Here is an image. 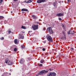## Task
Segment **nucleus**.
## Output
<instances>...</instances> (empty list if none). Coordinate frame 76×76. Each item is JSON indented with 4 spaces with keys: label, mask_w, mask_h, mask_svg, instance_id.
<instances>
[{
    "label": "nucleus",
    "mask_w": 76,
    "mask_h": 76,
    "mask_svg": "<svg viewBox=\"0 0 76 76\" xmlns=\"http://www.w3.org/2000/svg\"><path fill=\"white\" fill-rule=\"evenodd\" d=\"M47 39L49 42H53V39L51 36L49 35H47L46 36Z\"/></svg>",
    "instance_id": "f257e3e1"
},
{
    "label": "nucleus",
    "mask_w": 76,
    "mask_h": 76,
    "mask_svg": "<svg viewBox=\"0 0 76 76\" xmlns=\"http://www.w3.org/2000/svg\"><path fill=\"white\" fill-rule=\"evenodd\" d=\"M32 28L34 31L37 30V29H38V24L37 25H32Z\"/></svg>",
    "instance_id": "f03ea898"
},
{
    "label": "nucleus",
    "mask_w": 76,
    "mask_h": 76,
    "mask_svg": "<svg viewBox=\"0 0 76 76\" xmlns=\"http://www.w3.org/2000/svg\"><path fill=\"white\" fill-rule=\"evenodd\" d=\"M47 30L48 31H49L50 34H53V30H52V28H51V27H48L47 28Z\"/></svg>",
    "instance_id": "7ed1b4c3"
},
{
    "label": "nucleus",
    "mask_w": 76,
    "mask_h": 76,
    "mask_svg": "<svg viewBox=\"0 0 76 76\" xmlns=\"http://www.w3.org/2000/svg\"><path fill=\"white\" fill-rule=\"evenodd\" d=\"M48 70H43L42 71L40 72L39 73V75H43L44 73H48Z\"/></svg>",
    "instance_id": "20e7f679"
},
{
    "label": "nucleus",
    "mask_w": 76,
    "mask_h": 76,
    "mask_svg": "<svg viewBox=\"0 0 76 76\" xmlns=\"http://www.w3.org/2000/svg\"><path fill=\"white\" fill-rule=\"evenodd\" d=\"M74 31L72 29L68 31V35L69 34H74Z\"/></svg>",
    "instance_id": "39448f33"
},
{
    "label": "nucleus",
    "mask_w": 76,
    "mask_h": 76,
    "mask_svg": "<svg viewBox=\"0 0 76 76\" xmlns=\"http://www.w3.org/2000/svg\"><path fill=\"white\" fill-rule=\"evenodd\" d=\"M56 75V73L53 72V73H51L50 72V75H48V76H55Z\"/></svg>",
    "instance_id": "423d86ee"
},
{
    "label": "nucleus",
    "mask_w": 76,
    "mask_h": 76,
    "mask_svg": "<svg viewBox=\"0 0 76 76\" xmlns=\"http://www.w3.org/2000/svg\"><path fill=\"white\" fill-rule=\"evenodd\" d=\"M44 2H45V0H38L37 3H44Z\"/></svg>",
    "instance_id": "0eeeda50"
},
{
    "label": "nucleus",
    "mask_w": 76,
    "mask_h": 76,
    "mask_svg": "<svg viewBox=\"0 0 76 76\" xmlns=\"http://www.w3.org/2000/svg\"><path fill=\"white\" fill-rule=\"evenodd\" d=\"M20 64H23L25 63V59L23 58H21L20 60Z\"/></svg>",
    "instance_id": "6e6552de"
},
{
    "label": "nucleus",
    "mask_w": 76,
    "mask_h": 76,
    "mask_svg": "<svg viewBox=\"0 0 76 76\" xmlns=\"http://www.w3.org/2000/svg\"><path fill=\"white\" fill-rule=\"evenodd\" d=\"M63 14H61V13H59L57 14L56 15L57 16H58V17H61V16H63Z\"/></svg>",
    "instance_id": "1a4fd4ad"
},
{
    "label": "nucleus",
    "mask_w": 76,
    "mask_h": 76,
    "mask_svg": "<svg viewBox=\"0 0 76 76\" xmlns=\"http://www.w3.org/2000/svg\"><path fill=\"white\" fill-rule=\"evenodd\" d=\"M8 65H10V66H11L12 64H13V62H12L11 61H10L8 62Z\"/></svg>",
    "instance_id": "9d476101"
},
{
    "label": "nucleus",
    "mask_w": 76,
    "mask_h": 76,
    "mask_svg": "<svg viewBox=\"0 0 76 76\" xmlns=\"http://www.w3.org/2000/svg\"><path fill=\"white\" fill-rule=\"evenodd\" d=\"M33 1V0H28L27 2H26V3H32Z\"/></svg>",
    "instance_id": "9b49d317"
},
{
    "label": "nucleus",
    "mask_w": 76,
    "mask_h": 76,
    "mask_svg": "<svg viewBox=\"0 0 76 76\" xmlns=\"http://www.w3.org/2000/svg\"><path fill=\"white\" fill-rule=\"evenodd\" d=\"M21 12H22L23 11H25L26 12H28V10L27 9L23 8L21 9Z\"/></svg>",
    "instance_id": "f8f14e48"
},
{
    "label": "nucleus",
    "mask_w": 76,
    "mask_h": 76,
    "mask_svg": "<svg viewBox=\"0 0 76 76\" xmlns=\"http://www.w3.org/2000/svg\"><path fill=\"white\" fill-rule=\"evenodd\" d=\"M31 58H27L26 59V61H31Z\"/></svg>",
    "instance_id": "ddd939ff"
},
{
    "label": "nucleus",
    "mask_w": 76,
    "mask_h": 76,
    "mask_svg": "<svg viewBox=\"0 0 76 76\" xmlns=\"http://www.w3.org/2000/svg\"><path fill=\"white\" fill-rule=\"evenodd\" d=\"M61 39H65V40L66 39V36L64 35V37H61Z\"/></svg>",
    "instance_id": "4468645a"
},
{
    "label": "nucleus",
    "mask_w": 76,
    "mask_h": 76,
    "mask_svg": "<svg viewBox=\"0 0 76 76\" xmlns=\"http://www.w3.org/2000/svg\"><path fill=\"white\" fill-rule=\"evenodd\" d=\"M45 61H44V60L43 59H42L40 61V63L43 64V63H44Z\"/></svg>",
    "instance_id": "2eb2a0df"
},
{
    "label": "nucleus",
    "mask_w": 76,
    "mask_h": 76,
    "mask_svg": "<svg viewBox=\"0 0 76 76\" xmlns=\"http://www.w3.org/2000/svg\"><path fill=\"white\" fill-rule=\"evenodd\" d=\"M31 16L34 18V19H36V18H37L36 16H35V15H32Z\"/></svg>",
    "instance_id": "dca6fc26"
},
{
    "label": "nucleus",
    "mask_w": 76,
    "mask_h": 76,
    "mask_svg": "<svg viewBox=\"0 0 76 76\" xmlns=\"http://www.w3.org/2000/svg\"><path fill=\"white\" fill-rule=\"evenodd\" d=\"M8 61H9V59L8 58H7L5 60L6 63H8Z\"/></svg>",
    "instance_id": "f3484780"
},
{
    "label": "nucleus",
    "mask_w": 76,
    "mask_h": 76,
    "mask_svg": "<svg viewBox=\"0 0 76 76\" xmlns=\"http://www.w3.org/2000/svg\"><path fill=\"white\" fill-rule=\"evenodd\" d=\"M32 41L33 42H37V39L35 38H34L33 39Z\"/></svg>",
    "instance_id": "a211bd4d"
},
{
    "label": "nucleus",
    "mask_w": 76,
    "mask_h": 76,
    "mask_svg": "<svg viewBox=\"0 0 76 76\" xmlns=\"http://www.w3.org/2000/svg\"><path fill=\"white\" fill-rule=\"evenodd\" d=\"M57 4V1H55L53 3V5L54 6H56V4Z\"/></svg>",
    "instance_id": "6ab92c4d"
},
{
    "label": "nucleus",
    "mask_w": 76,
    "mask_h": 76,
    "mask_svg": "<svg viewBox=\"0 0 76 76\" xmlns=\"http://www.w3.org/2000/svg\"><path fill=\"white\" fill-rule=\"evenodd\" d=\"M25 46L23 45H22L21 46V48L22 49H23V48H25Z\"/></svg>",
    "instance_id": "aec40b11"
},
{
    "label": "nucleus",
    "mask_w": 76,
    "mask_h": 76,
    "mask_svg": "<svg viewBox=\"0 0 76 76\" xmlns=\"http://www.w3.org/2000/svg\"><path fill=\"white\" fill-rule=\"evenodd\" d=\"M14 42L15 44H17L18 43V40L17 39H15Z\"/></svg>",
    "instance_id": "412c9836"
},
{
    "label": "nucleus",
    "mask_w": 76,
    "mask_h": 76,
    "mask_svg": "<svg viewBox=\"0 0 76 76\" xmlns=\"http://www.w3.org/2000/svg\"><path fill=\"white\" fill-rule=\"evenodd\" d=\"M21 28H22V29H26V27H25V26H22Z\"/></svg>",
    "instance_id": "4be33fe9"
},
{
    "label": "nucleus",
    "mask_w": 76,
    "mask_h": 76,
    "mask_svg": "<svg viewBox=\"0 0 76 76\" xmlns=\"http://www.w3.org/2000/svg\"><path fill=\"white\" fill-rule=\"evenodd\" d=\"M3 19H4V17H3V16H0V20Z\"/></svg>",
    "instance_id": "5701e85b"
},
{
    "label": "nucleus",
    "mask_w": 76,
    "mask_h": 76,
    "mask_svg": "<svg viewBox=\"0 0 76 76\" xmlns=\"http://www.w3.org/2000/svg\"><path fill=\"white\" fill-rule=\"evenodd\" d=\"M9 34H10L12 32L11 30L10 29H9L8 31Z\"/></svg>",
    "instance_id": "b1692460"
},
{
    "label": "nucleus",
    "mask_w": 76,
    "mask_h": 76,
    "mask_svg": "<svg viewBox=\"0 0 76 76\" xmlns=\"http://www.w3.org/2000/svg\"><path fill=\"white\" fill-rule=\"evenodd\" d=\"M20 38L21 39H23L24 38V36H20Z\"/></svg>",
    "instance_id": "393cba45"
},
{
    "label": "nucleus",
    "mask_w": 76,
    "mask_h": 76,
    "mask_svg": "<svg viewBox=\"0 0 76 76\" xmlns=\"http://www.w3.org/2000/svg\"><path fill=\"white\" fill-rule=\"evenodd\" d=\"M71 50L72 51H73V50H74V48H71Z\"/></svg>",
    "instance_id": "a878e982"
},
{
    "label": "nucleus",
    "mask_w": 76,
    "mask_h": 76,
    "mask_svg": "<svg viewBox=\"0 0 76 76\" xmlns=\"http://www.w3.org/2000/svg\"><path fill=\"white\" fill-rule=\"evenodd\" d=\"M62 33L64 36L65 35V31H63Z\"/></svg>",
    "instance_id": "bb28decb"
},
{
    "label": "nucleus",
    "mask_w": 76,
    "mask_h": 76,
    "mask_svg": "<svg viewBox=\"0 0 76 76\" xmlns=\"http://www.w3.org/2000/svg\"><path fill=\"white\" fill-rule=\"evenodd\" d=\"M14 51H17V48H14Z\"/></svg>",
    "instance_id": "cd10ccee"
},
{
    "label": "nucleus",
    "mask_w": 76,
    "mask_h": 76,
    "mask_svg": "<svg viewBox=\"0 0 76 76\" xmlns=\"http://www.w3.org/2000/svg\"><path fill=\"white\" fill-rule=\"evenodd\" d=\"M0 39H1V40H3V39H4V37H1L0 38Z\"/></svg>",
    "instance_id": "c85d7f7f"
},
{
    "label": "nucleus",
    "mask_w": 76,
    "mask_h": 76,
    "mask_svg": "<svg viewBox=\"0 0 76 76\" xmlns=\"http://www.w3.org/2000/svg\"><path fill=\"white\" fill-rule=\"evenodd\" d=\"M68 3H69V2H71V0H67Z\"/></svg>",
    "instance_id": "c756f323"
},
{
    "label": "nucleus",
    "mask_w": 76,
    "mask_h": 76,
    "mask_svg": "<svg viewBox=\"0 0 76 76\" xmlns=\"http://www.w3.org/2000/svg\"><path fill=\"white\" fill-rule=\"evenodd\" d=\"M3 0H0V3H2L3 2Z\"/></svg>",
    "instance_id": "7c9ffc66"
},
{
    "label": "nucleus",
    "mask_w": 76,
    "mask_h": 76,
    "mask_svg": "<svg viewBox=\"0 0 76 76\" xmlns=\"http://www.w3.org/2000/svg\"><path fill=\"white\" fill-rule=\"evenodd\" d=\"M62 27H63V28H65V26L64 25H62Z\"/></svg>",
    "instance_id": "2f4dec72"
},
{
    "label": "nucleus",
    "mask_w": 76,
    "mask_h": 76,
    "mask_svg": "<svg viewBox=\"0 0 76 76\" xmlns=\"http://www.w3.org/2000/svg\"><path fill=\"white\" fill-rule=\"evenodd\" d=\"M58 19L59 20H61V18H58Z\"/></svg>",
    "instance_id": "473e14b6"
},
{
    "label": "nucleus",
    "mask_w": 76,
    "mask_h": 76,
    "mask_svg": "<svg viewBox=\"0 0 76 76\" xmlns=\"http://www.w3.org/2000/svg\"><path fill=\"white\" fill-rule=\"evenodd\" d=\"M42 50L43 51H45V48H43L42 49Z\"/></svg>",
    "instance_id": "72a5a7b5"
},
{
    "label": "nucleus",
    "mask_w": 76,
    "mask_h": 76,
    "mask_svg": "<svg viewBox=\"0 0 76 76\" xmlns=\"http://www.w3.org/2000/svg\"><path fill=\"white\" fill-rule=\"evenodd\" d=\"M49 70H50V71H52V70H53V69H50Z\"/></svg>",
    "instance_id": "f704fd0d"
},
{
    "label": "nucleus",
    "mask_w": 76,
    "mask_h": 76,
    "mask_svg": "<svg viewBox=\"0 0 76 76\" xmlns=\"http://www.w3.org/2000/svg\"><path fill=\"white\" fill-rule=\"evenodd\" d=\"M43 65L42 64H40L39 65V66H42Z\"/></svg>",
    "instance_id": "c9c22d12"
},
{
    "label": "nucleus",
    "mask_w": 76,
    "mask_h": 76,
    "mask_svg": "<svg viewBox=\"0 0 76 76\" xmlns=\"http://www.w3.org/2000/svg\"><path fill=\"white\" fill-rule=\"evenodd\" d=\"M46 29L45 28H43V30H44V31H45V30Z\"/></svg>",
    "instance_id": "e433bc0d"
},
{
    "label": "nucleus",
    "mask_w": 76,
    "mask_h": 76,
    "mask_svg": "<svg viewBox=\"0 0 76 76\" xmlns=\"http://www.w3.org/2000/svg\"><path fill=\"white\" fill-rule=\"evenodd\" d=\"M18 1V0H14V1Z\"/></svg>",
    "instance_id": "4c0bfd02"
},
{
    "label": "nucleus",
    "mask_w": 76,
    "mask_h": 76,
    "mask_svg": "<svg viewBox=\"0 0 76 76\" xmlns=\"http://www.w3.org/2000/svg\"><path fill=\"white\" fill-rule=\"evenodd\" d=\"M32 32V31H29L28 32V33H30V32Z\"/></svg>",
    "instance_id": "58836bf2"
},
{
    "label": "nucleus",
    "mask_w": 76,
    "mask_h": 76,
    "mask_svg": "<svg viewBox=\"0 0 76 76\" xmlns=\"http://www.w3.org/2000/svg\"><path fill=\"white\" fill-rule=\"evenodd\" d=\"M61 1H59L58 2V3H61Z\"/></svg>",
    "instance_id": "ea45409f"
},
{
    "label": "nucleus",
    "mask_w": 76,
    "mask_h": 76,
    "mask_svg": "<svg viewBox=\"0 0 76 76\" xmlns=\"http://www.w3.org/2000/svg\"><path fill=\"white\" fill-rule=\"evenodd\" d=\"M39 74H38L36 76H39Z\"/></svg>",
    "instance_id": "a19ab883"
},
{
    "label": "nucleus",
    "mask_w": 76,
    "mask_h": 76,
    "mask_svg": "<svg viewBox=\"0 0 76 76\" xmlns=\"http://www.w3.org/2000/svg\"><path fill=\"white\" fill-rule=\"evenodd\" d=\"M11 13H13V12H12V11H11Z\"/></svg>",
    "instance_id": "79ce46f5"
},
{
    "label": "nucleus",
    "mask_w": 76,
    "mask_h": 76,
    "mask_svg": "<svg viewBox=\"0 0 76 76\" xmlns=\"http://www.w3.org/2000/svg\"><path fill=\"white\" fill-rule=\"evenodd\" d=\"M38 23V22H37V24H38V23Z\"/></svg>",
    "instance_id": "37998d69"
},
{
    "label": "nucleus",
    "mask_w": 76,
    "mask_h": 76,
    "mask_svg": "<svg viewBox=\"0 0 76 76\" xmlns=\"http://www.w3.org/2000/svg\"><path fill=\"white\" fill-rule=\"evenodd\" d=\"M20 35H21V34H20Z\"/></svg>",
    "instance_id": "c03bdc74"
},
{
    "label": "nucleus",
    "mask_w": 76,
    "mask_h": 76,
    "mask_svg": "<svg viewBox=\"0 0 76 76\" xmlns=\"http://www.w3.org/2000/svg\"><path fill=\"white\" fill-rule=\"evenodd\" d=\"M10 71H11V69H10Z\"/></svg>",
    "instance_id": "a18cd8bd"
},
{
    "label": "nucleus",
    "mask_w": 76,
    "mask_h": 76,
    "mask_svg": "<svg viewBox=\"0 0 76 76\" xmlns=\"http://www.w3.org/2000/svg\"><path fill=\"white\" fill-rule=\"evenodd\" d=\"M10 75H11V74H10Z\"/></svg>",
    "instance_id": "49530a36"
},
{
    "label": "nucleus",
    "mask_w": 76,
    "mask_h": 76,
    "mask_svg": "<svg viewBox=\"0 0 76 76\" xmlns=\"http://www.w3.org/2000/svg\"><path fill=\"white\" fill-rule=\"evenodd\" d=\"M23 13H24V12H23Z\"/></svg>",
    "instance_id": "de8ad7c7"
}]
</instances>
